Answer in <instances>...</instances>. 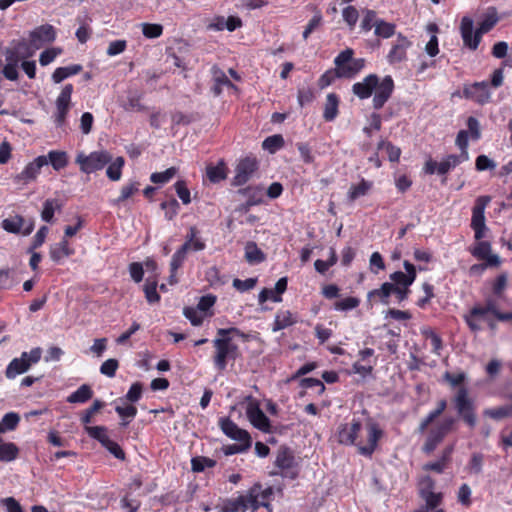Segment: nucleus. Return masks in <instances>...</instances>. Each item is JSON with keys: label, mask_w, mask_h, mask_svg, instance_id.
Here are the masks:
<instances>
[{"label": "nucleus", "mask_w": 512, "mask_h": 512, "mask_svg": "<svg viewBox=\"0 0 512 512\" xmlns=\"http://www.w3.org/2000/svg\"><path fill=\"white\" fill-rule=\"evenodd\" d=\"M363 425L360 418H352L350 422L342 423L338 426L336 432L337 441L346 446H356L360 455L372 457L378 447L379 440L384 432L378 423L369 421L366 424L367 439L366 442L360 438Z\"/></svg>", "instance_id": "1"}, {"label": "nucleus", "mask_w": 512, "mask_h": 512, "mask_svg": "<svg viewBox=\"0 0 512 512\" xmlns=\"http://www.w3.org/2000/svg\"><path fill=\"white\" fill-rule=\"evenodd\" d=\"M443 379L457 390L452 397V404L460 419L470 428L474 429L477 425L476 404L470 396L469 390L463 385L466 380L464 372L451 373L445 372Z\"/></svg>", "instance_id": "2"}, {"label": "nucleus", "mask_w": 512, "mask_h": 512, "mask_svg": "<svg viewBox=\"0 0 512 512\" xmlns=\"http://www.w3.org/2000/svg\"><path fill=\"white\" fill-rule=\"evenodd\" d=\"M394 88V80L390 75L381 79L377 74H369L352 85V92L361 100L370 98L374 93L372 106L380 110L391 98Z\"/></svg>", "instance_id": "3"}, {"label": "nucleus", "mask_w": 512, "mask_h": 512, "mask_svg": "<svg viewBox=\"0 0 512 512\" xmlns=\"http://www.w3.org/2000/svg\"><path fill=\"white\" fill-rule=\"evenodd\" d=\"M231 334L245 337V334L236 327L220 328L217 330V337L212 341L215 349L213 364L219 372H223L227 368L228 362L235 361L239 354V348L233 343Z\"/></svg>", "instance_id": "4"}, {"label": "nucleus", "mask_w": 512, "mask_h": 512, "mask_svg": "<svg viewBox=\"0 0 512 512\" xmlns=\"http://www.w3.org/2000/svg\"><path fill=\"white\" fill-rule=\"evenodd\" d=\"M497 22L496 12L488 13L474 31L473 20L468 16H464L460 22V34L464 46L472 51L477 50L483 35L492 30Z\"/></svg>", "instance_id": "5"}, {"label": "nucleus", "mask_w": 512, "mask_h": 512, "mask_svg": "<svg viewBox=\"0 0 512 512\" xmlns=\"http://www.w3.org/2000/svg\"><path fill=\"white\" fill-rule=\"evenodd\" d=\"M353 55L354 50L347 48L334 59L339 78H353L364 68L365 60L363 58H353Z\"/></svg>", "instance_id": "6"}, {"label": "nucleus", "mask_w": 512, "mask_h": 512, "mask_svg": "<svg viewBox=\"0 0 512 512\" xmlns=\"http://www.w3.org/2000/svg\"><path fill=\"white\" fill-rule=\"evenodd\" d=\"M456 420L451 417H445L441 422L433 426L427 434L422 451L425 454H431L444 438L453 430Z\"/></svg>", "instance_id": "7"}, {"label": "nucleus", "mask_w": 512, "mask_h": 512, "mask_svg": "<svg viewBox=\"0 0 512 512\" xmlns=\"http://www.w3.org/2000/svg\"><path fill=\"white\" fill-rule=\"evenodd\" d=\"M111 160L112 156L108 151L100 150L91 152L89 155L81 152L77 155L75 162L82 172L90 174L103 169Z\"/></svg>", "instance_id": "8"}, {"label": "nucleus", "mask_w": 512, "mask_h": 512, "mask_svg": "<svg viewBox=\"0 0 512 512\" xmlns=\"http://www.w3.org/2000/svg\"><path fill=\"white\" fill-rule=\"evenodd\" d=\"M85 432L89 437L97 440L116 459L120 461L126 460V453L118 443L109 438L106 426L86 427Z\"/></svg>", "instance_id": "9"}, {"label": "nucleus", "mask_w": 512, "mask_h": 512, "mask_svg": "<svg viewBox=\"0 0 512 512\" xmlns=\"http://www.w3.org/2000/svg\"><path fill=\"white\" fill-rule=\"evenodd\" d=\"M275 466L281 469L280 475L284 478L294 480L298 477L299 471L295 467V457L288 447H281L276 456Z\"/></svg>", "instance_id": "10"}, {"label": "nucleus", "mask_w": 512, "mask_h": 512, "mask_svg": "<svg viewBox=\"0 0 512 512\" xmlns=\"http://www.w3.org/2000/svg\"><path fill=\"white\" fill-rule=\"evenodd\" d=\"M34 220L32 218H24L21 215H14L2 220L1 227L8 233L20 234L23 236L30 235L34 230Z\"/></svg>", "instance_id": "11"}, {"label": "nucleus", "mask_w": 512, "mask_h": 512, "mask_svg": "<svg viewBox=\"0 0 512 512\" xmlns=\"http://www.w3.org/2000/svg\"><path fill=\"white\" fill-rule=\"evenodd\" d=\"M462 94L464 98L480 105L488 103L491 98L489 83L487 81L464 85Z\"/></svg>", "instance_id": "12"}, {"label": "nucleus", "mask_w": 512, "mask_h": 512, "mask_svg": "<svg viewBox=\"0 0 512 512\" xmlns=\"http://www.w3.org/2000/svg\"><path fill=\"white\" fill-rule=\"evenodd\" d=\"M258 169V162L255 158L245 157L241 159L235 168V175L232 180L233 186H243Z\"/></svg>", "instance_id": "13"}, {"label": "nucleus", "mask_w": 512, "mask_h": 512, "mask_svg": "<svg viewBox=\"0 0 512 512\" xmlns=\"http://www.w3.org/2000/svg\"><path fill=\"white\" fill-rule=\"evenodd\" d=\"M47 164L48 159L45 155L36 157L25 166L21 173L14 176V183L24 185L36 180L37 176L40 174L41 168Z\"/></svg>", "instance_id": "14"}, {"label": "nucleus", "mask_w": 512, "mask_h": 512, "mask_svg": "<svg viewBox=\"0 0 512 512\" xmlns=\"http://www.w3.org/2000/svg\"><path fill=\"white\" fill-rule=\"evenodd\" d=\"M246 415L249 419L250 423L257 428L258 430L270 433L271 432V422L270 419L266 416V414L261 410L258 402L252 401L249 402L246 407Z\"/></svg>", "instance_id": "15"}, {"label": "nucleus", "mask_w": 512, "mask_h": 512, "mask_svg": "<svg viewBox=\"0 0 512 512\" xmlns=\"http://www.w3.org/2000/svg\"><path fill=\"white\" fill-rule=\"evenodd\" d=\"M273 493L271 486L264 488L259 482L253 484L246 492L251 511L256 512L260 508V502L271 501Z\"/></svg>", "instance_id": "16"}, {"label": "nucleus", "mask_w": 512, "mask_h": 512, "mask_svg": "<svg viewBox=\"0 0 512 512\" xmlns=\"http://www.w3.org/2000/svg\"><path fill=\"white\" fill-rule=\"evenodd\" d=\"M56 38L55 28L50 24H44L36 27L29 35V43L34 50L40 49L48 43H52Z\"/></svg>", "instance_id": "17"}, {"label": "nucleus", "mask_w": 512, "mask_h": 512, "mask_svg": "<svg viewBox=\"0 0 512 512\" xmlns=\"http://www.w3.org/2000/svg\"><path fill=\"white\" fill-rule=\"evenodd\" d=\"M412 46V42L403 34L398 33L395 43L392 44L387 54V61L391 65L401 63L407 59V50Z\"/></svg>", "instance_id": "18"}, {"label": "nucleus", "mask_w": 512, "mask_h": 512, "mask_svg": "<svg viewBox=\"0 0 512 512\" xmlns=\"http://www.w3.org/2000/svg\"><path fill=\"white\" fill-rule=\"evenodd\" d=\"M403 267L405 272L395 271L389 275V279L391 280L392 286L395 287H403V286H411L417 277L416 267L405 260L403 262Z\"/></svg>", "instance_id": "19"}, {"label": "nucleus", "mask_w": 512, "mask_h": 512, "mask_svg": "<svg viewBox=\"0 0 512 512\" xmlns=\"http://www.w3.org/2000/svg\"><path fill=\"white\" fill-rule=\"evenodd\" d=\"M457 166L458 159L455 158V154H450L443 158L439 163L433 159L427 160L424 165V172L429 175H433L434 173L445 175Z\"/></svg>", "instance_id": "20"}, {"label": "nucleus", "mask_w": 512, "mask_h": 512, "mask_svg": "<svg viewBox=\"0 0 512 512\" xmlns=\"http://www.w3.org/2000/svg\"><path fill=\"white\" fill-rule=\"evenodd\" d=\"M34 51L30 43L20 40L7 49L5 53L6 61L19 63L21 60L31 57Z\"/></svg>", "instance_id": "21"}, {"label": "nucleus", "mask_w": 512, "mask_h": 512, "mask_svg": "<svg viewBox=\"0 0 512 512\" xmlns=\"http://www.w3.org/2000/svg\"><path fill=\"white\" fill-rule=\"evenodd\" d=\"M189 251H192L188 248L187 244H182L172 255L170 261V275H169V284L174 285L178 282L177 271L182 267L183 263L187 258V254Z\"/></svg>", "instance_id": "22"}, {"label": "nucleus", "mask_w": 512, "mask_h": 512, "mask_svg": "<svg viewBox=\"0 0 512 512\" xmlns=\"http://www.w3.org/2000/svg\"><path fill=\"white\" fill-rule=\"evenodd\" d=\"M220 427L223 433L236 441H252L250 434L237 426L230 418L220 420Z\"/></svg>", "instance_id": "23"}, {"label": "nucleus", "mask_w": 512, "mask_h": 512, "mask_svg": "<svg viewBox=\"0 0 512 512\" xmlns=\"http://www.w3.org/2000/svg\"><path fill=\"white\" fill-rule=\"evenodd\" d=\"M75 254V249L70 246L68 239H61L49 249V256L54 263L60 264L64 258Z\"/></svg>", "instance_id": "24"}, {"label": "nucleus", "mask_w": 512, "mask_h": 512, "mask_svg": "<svg viewBox=\"0 0 512 512\" xmlns=\"http://www.w3.org/2000/svg\"><path fill=\"white\" fill-rule=\"evenodd\" d=\"M453 451H454L453 445H449V446L445 447L441 453L440 458L434 462H428V463L424 464L423 470L433 471L438 474L443 473L452 460Z\"/></svg>", "instance_id": "25"}, {"label": "nucleus", "mask_w": 512, "mask_h": 512, "mask_svg": "<svg viewBox=\"0 0 512 512\" xmlns=\"http://www.w3.org/2000/svg\"><path fill=\"white\" fill-rule=\"evenodd\" d=\"M490 201L491 197L487 195L479 196L475 200V204L472 208L471 227L486 226L484 213Z\"/></svg>", "instance_id": "26"}, {"label": "nucleus", "mask_w": 512, "mask_h": 512, "mask_svg": "<svg viewBox=\"0 0 512 512\" xmlns=\"http://www.w3.org/2000/svg\"><path fill=\"white\" fill-rule=\"evenodd\" d=\"M489 312L485 307L480 305H475L472 307L467 315L464 316V320L472 332H477L481 330V326L479 324L480 319L486 320V316Z\"/></svg>", "instance_id": "27"}, {"label": "nucleus", "mask_w": 512, "mask_h": 512, "mask_svg": "<svg viewBox=\"0 0 512 512\" xmlns=\"http://www.w3.org/2000/svg\"><path fill=\"white\" fill-rule=\"evenodd\" d=\"M250 509L247 494L239 495L237 498L226 499L221 507V512H246Z\"/></svg>", "instance_id": "28"}, {"label": "nucleus", "mask_w": 512, "mask_h": 512, "mask_svg": "<svg viewBox=\"0 0 512 512\" xmlns=\"http://www.w3.org/2000/svg\"><path fill=\"white\" fill-rule=\"evenodd\" d=\"M340 99L336 93H329L326 96L324 105L323 118L326 122H332L339 114Z\"/></svg>", "instance_id": "29"}, {"label": "nucleus", "mask_w": 512, "mask_h": 512, "mask_svg": "<svg viewBox=\"0 0 512 512\" xmlns=\"http://www.w3.org/2000/svg\"><path fill=\"white\" fill-rule=\"evenodd\" d=\"M28 352H23L20 358H14L6 368V377L9 379L15 378L17 375L26 372L30 366L26 360Z\"/></svg>", "instance_id": "30"}, {"label": "nucleus", "mask_w": 512, "mask_h": 512, "mask_svg": "<svg viewBox=\"0 0 512 512\" xmlns=\"http://www.w3.org/2000/svg\"><path fill=\"white\" fill-rule=\"evenodd\" d=\"M447 408V401L445 399H441L438 401L437 406L434 410L430 411L425 418L422 419L418 426V432L424 433L430 424L434 422Z\"/></svg>", "instance_id": "31"}, {"label": "nucleus", "mask_w": 512, "mask_h": 512, "mask_svg": "<svg viewBox=\"0 0 512 512\" xmlns=\"http://www.w3.org/2000/svg\"><path fill=\"white\" fill-rule=\"evenodd\" d=\"M238 194L247 198V201L250 202V205H259L263 202V188L257 185H249L244 188H240L237 191Z\"/></svg>", "instance_id": "32"}, {"label": "nucleus", "mask_w": 512, "mask_h": 512, "mask_svg": "<svg viewBox=\"0 0 512 512\" xmlns=\"http://www.w3.org/2000/svg\"><path fill=\"white\" fill-rule=\"evenodd\" d=\"M227 166L223 160H220L217 165H208L206 167V176L212 183H219L227 177Z\"/></svg>", "instance_id": "33"}, {"label": "nucleus", "mask_w": 512, "mask_h": 512, "mask_svg": "<svg viewBox=\"0 0 512 512\" xmlns=\"http://www.w3.org/2000/svg\"><path fill=\"white\" fill-rule=\"evenodd\" d=\"M93 390L90 385L83 384L76 391L67 397V402L71 404L86 403L93 397Z\"/></svg>", "instance_id": "34"}, {"label": "nucleus", "mask_w": 512, "mask_h": 512, "mask_svg": "<svg viewBox=\"0 0 512 512\" xmlns=\"http://www.w3.org/2000/svg\"><path fill=\"white\" fill-rule=\"evenodd\" d=\"M373 183L364 178L356 184L352 185L347 193V198L350 202H354L358 198L365 196L372 189Z\"/></svg>", "instance_id": "35"}, {"label": "nucleus", "mask_w": 512, "mask_h": 512, "mask_svg": "<svg viewBox=\"0 0 512 512\" xmlns=\"http://www.w3.org/2000/svg\"><path fill=\"white\" fill-rule=\"evenodd\" d=\"M105 405L106 403L104 401L96 399L89 408L81 412L80 422L84 425V430L86 427H91L89 424L92 422L94 415L99 413Z\"/></svg>", "instance_id": "36"}, {"label": "nucleus", "mask_w": 512, "mask_h": 512, "mask_svg": "<svg viewBox=\"0 0 512 512\" xmlns=\"http://www.w3.org/2000/svg\"><path fill=\"white\" fill-rule=\"evenodd\" d=\"M19 456V448L13 442L0 439V462H12Z\"/></svg>", "instance_id": "37"}, {"label": "nucleus", "mask_w": 512, "mask_h": 512, "mask_svg": "<svg viewBox=\"0 0 512 512\" xmlns=\"http://www.w3.org/2000/svg\"><path fill=\"white\" fill-rule=\"evenodd\" d=\"M245 259L249 264H259L266 259L264 252L253 241L245 246Z\"/></svg>", "instance_id": "38"}, {"label": "nucleus", "mask_w": 512, "mask_h": 512, "mask_svg": "<svg viewBox=\"0 0 512 512\" xmlns=\"http://www.w3.org/2000/svg\"><path fill=\"white\" fill-rule=\"evenodd\" d=\"M198 233V229L195 226H191L185 236V242L183 243L187 244L188 248L195 252L202 251L206 248L205 242L198 237Z\"/></svg>", "instance_id": "39"}, {"label": "nucleus", "mask_w": 512, "mask_h": 512, "mask_svg": "<svg viewBox=\"0 0 512 512\" xmlns=\"http://www.w3.org/2000/svg\"><path fill=\"white\" fill-rule=\"evenodd\" d=\"M198 233V229L195 226H191L185 236V242L183 243L187 244L188 248L195 252L202 251L206 248L205 242L198 237Z\"/></svg>", "instance_id": "40"}, {"label": "nucleus", "mask_w": 512, "mask_h": 512, "mask_svg": "<svg viewBox=\"0 0 512 512\" xmlns=\"http://www.w3.org/2000/svg\"><path fill=\"white\" fill-rule=\"evenodd\" d=\"M82 71L80 64H73L66 67H58L52 74V80L54 83H60L66 78L76 75Z\"/></svg>", "instance_id": "41"}, {"label": "nucleus", "mask_w": 512, "mask_h": 512, "mask_svg": "<svg viewBox=\"0 0 512 512\" xmlns=\"http://www.w3.org/2000/svg\"><path fill=\"white\" fill-rule=\"evenodd\" d=\"M46 158L54 170L59 171L68 165V155L65 151L51 150Z\"/></svg>", "instance_id": "42"}, {"label": "nucleus", "mask_w": 512, "mask_h": 512, "mask_svg": "<svg viewBox=\"0 0 512 512\" xmlns=\"http://www.w3.org/2000/svg\"><path fill=\"white\" fill-rule=\"evenodd\" d=\"M295 323L296 320L293 318V315L290 311H279L275 316L272 330L277 332L290 327Z\"/></svg>", "instance_id": "43"}, {"label": "nucleus", "mask_w": 512, "mask_h": 512, "mask_svg": "<svg viewBox=\"0 0 512 512\" xmlns=\"http://www.w3.org/2000/svg\"><path fill=\"white\" fill-rule=\"evenodd\" d=\"M140 183L137 181L130 182L122 186L120 195L113 200V204L119 206L125 203L129 198L139 192Z\"/></svg>", "instance_id": "44"}, {"label": "nucleus", "mask_w": 512, "mask_h": 512, "mask_svg": "<svg viewBox=\"0 0 512 512\" xmlns=\"http://www.w3.org/2000/svg\"><path fill=\"white\" fill-rule=\"evenodd\" d=\"M483 414L496 421L512 417V404L485 409Z\"/></svg>", "instance_id": "45"}, {"label": "nucleus", "mask_w": 512, "mask_h": 512, "mask_svg": "<svg viewBox=\"0 0 512 512\" xmlns=\"http://www.w3.org/2000/svg\"><path fill=\"white\" fill-rule=\"evenodd\" d=\"M392 283L384 282L378 289L371 290L368 298H377L383 304H389V298L392 295Z\"/></svg>", "instance_id": "46"}, {"label": "nucleus", "mask_w": 512, "mask_h": 512, "mask_svg": "<svg viewBox=\"0 0 512 512\" xmlns=\"http://www.w3.org/2000/svg\"><path fill=\"white\" fill-rule=\"evenodd\" d=\"M125 160L122 156L117 157L113 162H110L107 167L106 174L111 181H118L122 176V168Z\"/></svg>", "instance_id": "47"}, {"label": "nucleus", "mask_w": 512, "mask_h": 512, "mask_svg": "<svg viewBox=\"0 0 512 512\" xmlns=\"http://www.w3.org/2000/svg\"><path fill=\"white\" fill-rule=\"evenodd\" d=\"M378 150H385L390 162H399L401 156V149L395 146L390 141L380 140L377 144Z\"/></svg>", "instance_id": "48"}, {"label": "nucleus", "mask_w": 512, "mask_h": 512, "mask_svg": "<svg viewBox=\"0 0 512 512\" xmlns=\"http://www.w3.org/2000/svg\"><path fill=\"white\" fill-rule=\"evenodd\" d=\"M396 26L393 23L382 19L375 21V35L384 39L390 38L395 34Z\"/></svg>", "instance_id": "49"}, {"label": "nucleus", "mask_w": 512, "mask_h": 512, "mask_svg": "<svg viewBox=\"0 0 512 512\" xmlns=\"http://www.w3.org/2000/svg\"><path fill=\"white\" fill-rule=\"evenodd\" d=\"M285 141L281 134H275L268 136L263 142H262V148L264 150H267L270 153H275L276 151L280 150L284 147Z\"/></svg>", "instance_id": "50"}, {"label": "nucleus", "mask_w": 512, "mask_h": 512, "mask_svg": "<svg viewBox=\"0 0 512 512\" xmlns=\"http://www.w3.org/2000/svg\"><path fill=\"white\" fill-rule=\"evenodd\" d=\"M216 464V460L205 456H197L191 460V467L193 472H203L206 468L215 467Z\"/></svg>", "instance_id": "51"}, {"label": "nucleus", "mask_w": 512, "mask_h": 512, "mask_svg": "<svg viewBox=\"0 0 512 512\" xmlns=\"http://www.w3.org/2000/svg\"><path fill=\"white\" fill-rule=\"evenodd\" d=\"M157 285V280H151L150 278L146 279V283L144 285V293L146 300L150 304L160 301V295L157 292Z\"/></svg>", "instance_id": "52"}, {"label": "nucleus", "mask_w": 512, "mask_h": 512, "mask_svg": "<svg viewBox=\"0 0 512 512\" xmlns=\"http://www.w3.org/2000/svg\"><path fill=\"white\" fill-rule=\"evenodd\" d=\"M61 206L58 204L56 199H47L43 203V209L41 212V218L45 222H51L54 217V213L56 209H60Z\"/></svg>", "instance_id": "53"}, {"label": "nucleus", "mask_w": 512, "mask_h": 512, "mask_svg": "<svg viewBox=\"0 0 512 512\" xmlns=\"http://www.w3.org/2000/svg\"><path fill=\"white\" fill-rule=\"evenodd\" d=\"M211 74H212L214 82L219 83L222 86H226L235 91L238 90V87L229 80V78L226 76L225 72L218 66L214 65L211 68Z\"/></svg>", "instance_id": "54"}, {"label": "nucleus", "mask_w": 512, "mask_h": 512, "mask_svg": "<svg viewBox=\"0 0 512 512\" xmlns=\"http://www.w3.org/2000/svg\"><path fill=\"white\" fill-rule=\"evenodd\" d=\"M360 299L354 296H349L344 299L338 300L333 304L336 311H350L356 309L360 305Z\"/></svg>", "instance_id": "55"}, {"label": "nucleus", "mask_w": 512, "mask_h": 512, "mask_svg": "<svg viewBox=\"0 0 512 512\" xmlns=\"http://www.w3.org/2000/svg\"><path fill=\"white\" fill-rule=\"evenodd\" d=\"M177 174L176 167H170L162 172H154L150 176V181L155 184L168 183Z\"/></svg>", "instance_id": "56"}, {"label": "nucleus", "mask_w": 512, "mask_h": 512, "mask_svg": "<svg viewBox=\"0 0 512 512\" xmlns=\"http://www.w3.org/2000/svg\"><path fill=\"white\" fill-rule=\"evenodd\" d=\"M73 85L66 84L56 99V108H70L71 95L73 93Z\"/></svg>", "instance_id": "57"}, {"label": "nucleus", "mask_w": 512, "mask_h": 512, "mask_svg": "<svg viewBox=\"0 0 512 512\" xmlns=\"http://www.w3.org/2000/svg\"><path fill=\"white\" fill-rule=\"evenodd\" d=\"M342 18L350 30H353L359 19V12L354 6H347L342 10Z\"/></svg>", "instance_id": "58"}, {"label": "nucleus", "mask_w": 512, "mask_h": 512, "mask_svg": "<svg viewBox=\"0 0 512 512\" xmlns=\"http://www.w3.org/2000/svg\"><path fill=\"white\" fill-rule=\"evenodd\" d=\"M160 207L162 210H164L165 218L169 221L174 219L177 216L179 209H180V205L175 198H172L167 201H163L160 204Z\"/></svg>", "instance_id": "59"}, {"label": "nucleus", "mask_w": 512, "mask_h": 512, "mask_svg": "<svg viewBox=\"0 0 512 512\" xmlns=\"http://www.w3.org/2000/svg\"><path fill=\"white\" fill-rule=\"evenodd\" d=\"M422 335L426 339H430L433 353L439 355L443 348L441 337L430 328L422 330Z\"/></svg>", "instance_id": "60"}, {"label": "nucleus", "mask_w": 512, "mask_h": 512, "mask_svg": "<svg viewBox=\"0 0 512 512\" xmlns=\"http://www.w3.org/2000/svg\"><path fill=\"white\" fill-rule=\"evenodd\" d=\"M142 33L148 39L158 38L163 34V26L156 23H143Z\"/></svg>", "instance_id": "61"}, {"label": "nucleus", "mask_w": 512, "mask_h": 512, "mask_svg": "<svg viewBox=\"0 0 512 512\" xmlns=\"http://www.w3.org/2000/svg\"><path fill=\"white\" fill-rule=\"evenodd\" d=\"M126 111H143L145 107L141 104V96L138 94H130L126 101L122 104Z\"/></svg>", "instance_id": "62"}, {"label": "nucleus", "mask_w": 512, "mask_h": 512, "mask_svg": "<svg viewBox=\"0 0 512 512\" xmlns=\"http://www.w3.org/2000/svg\"><path fill=\"white\" fill-rule=\"evenodd\" d=\"M142 393H143V384L138 381L134 382L130 386L126 395L124 396V400H126L130 403H136L141 399Z\"/></svg>", "instance_id": "63"}, {"label": "nucleus", "mask_w": 512, "mask_h": 512, "mask_svg": "<svg viewBox=\"0 0 512 512\" xmlns=\"http://www.w3.org/2000/svg\"><path fill=\"white\" fill-rule=\"evenodd\" d=\"M363 19L361 21L360 27L362 31L368 32L373 27H375V21H377V14L374 10L371 9H365L363 10Z\"/></svg>", "instance_id": "64"}]
</instances>
